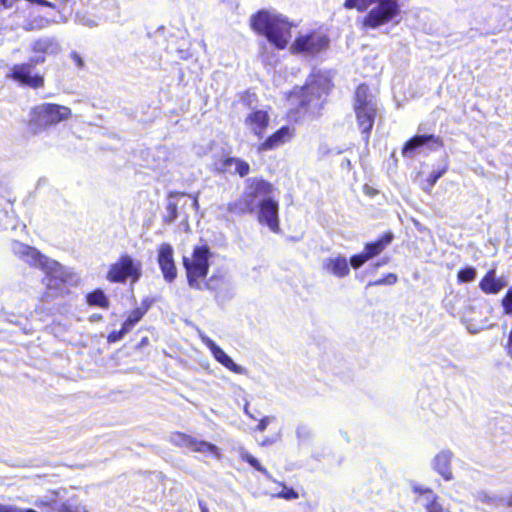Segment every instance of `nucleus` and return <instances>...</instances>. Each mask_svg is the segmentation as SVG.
I'll return each instance as SVG.
<instances>
[{
  "label": "nucleus",
  "instance_id": "nucleus-1",
  "mask_svg": "<svg viewBox=\"0 0 512 512\" xmlns=\"http://www.w3.org/2000/svg\"><path fill=\"white\" fill-rule=\"evenodd\" d=\"M12 251L26 263L41 268L45 274V283L49 292L44 296L46 300L63 291V284L70 278V273L58 262L41 255L35 248L20 242L12 243Z\"/></svg>",
  "mask_w": 512,
  "mask_h": 512
},
{
  "label": "nucleus",
  "instance_id": "nucleus-2",
  "mask_svg": "<svg viewBox=\"0 0 512 512\" xmlns=\"http://www.w3.org/2000/svg\"><path fill=\"white\" fill-rule=\"evenodd\" d=\"M252 28L259 34H263L278 49L287 46L291 38V25L276 14L261 11L251 18Z\"/></svg>",
  "mask_w": 512,
  "mask_h": 512
},
{
  "label": "nucleus",
  "instance_id": "nucleus-3",
  "mask_svg": "<svg viewBox=\"0 0 512 512\" xmlns=\"http://www.w3.org/2000/svg\"><path fill=\"white\" fill-rule=\"evenodd\" d=\"M374 5L363 20L366 28H378L393 21L400 13L398 0H346L345 7L356 8L359 11L366 10Z\"/></svg>",
  "mask_w": 512,
  "mask_h": 512
},
{
  "label": "nucleus",
  "instance_id": "nucleus-4",
  "mask_svg": "<svg viewBox=\"0 0 512 512\" xmlns=\"http://www.w3.org/2000/svg\"><path fill=\"white\" fill-rule=\"evenodd\" d=\"M353 107L357 125L361 133L365 135V140H368L376 117L377 103L366 85L357 87Z\"/></svg>",
  "mask_w": 512,
  "mask_h": 512
},
{
  "label": "nucleus",
  "instance_id": "nucleus-5",
  "mask_svg": "<svg viewBox=\"0 0 512 512\" xmlns=\"http://www.w3.org/2000/svg\"><path fill=\"white\" fill-rule=\"evenodd\" d=\"M211 253L205 245L194 248L190 256L183 257V265L186 270L188 284L191 288L202 290L209 270V258Z\"/></svg>",
  "mask_w": 512,
  "mask_h": 512
},
{
  "label": "nucleus",
  "instance_id": "nucleus-6",
  "mask_svg": "<svg viewBox=\"0 0 512 512\" xmlns=\"http://www.w3.org/2000/svg\"><path fill=\"white\" fill-rule=\"evenodd\" d=\"M71 116L70 108L58 104L43 103L35 106L31 111L29 129L38 134L52 125L67 120Z\"/></svg>",
  "mask_w": 512,
  "mask_h": 512
},
{
  "label": "nucleus",
  "instance_id": "nucleus-7",
  "mask_svg": "<svg viewBox=\"0 0 512 512\" xmlns=\"http://www.w3.org/2000/svg\"><path fill=\"white\" fill-rule=\"evenodd\" d=\"M329 46V38L320 31L299 35L291 46L292 53L314 56L325 51Z\"/></svg>",
  "mask_w": 512,
  "mask_h": 512
},
{
  "label": "nucleus",
  "instance_id": "nucleus-8",
  "mask_svg": "<svg viewBox=\"0 0 512 512\" xmlns=\"http://www.w3.org/2000/svg\"><path fill=\"white\" fill-rule=\"evenodd\" d=\"M141 262L134 260L129 255H122L117 262L111 265L107 279L111 282H125L131 279L134 283L141 276Z\"/></svg>",
  "mask_w": 512,
  "mask_h": 512
},
{
  "label": "nucleus",
  "instance_id": "nucleus-9",
  "mask_svg": "<svg viewBox=\"0 0 512 512\" xmlns=\"http://www.w3.org/2000/svg\"><path fill=\"white\" fill-rule=\"evenodd\" d=\"M273 191V186L262 179H250L249 185L245 192L244 206L240 208V211L252 212L256 207V200L259 199V203L263 199L270 198V194Z\"/></svg>",
  "mask_w": 512,
  "mask_h": 512
},
{
  "label": "nucleus",
  "instance_id": "nucleus-10",
  "mask_svg": "<svg viewBox=\"0 0 512 512\" xmlns=\"http://www.w3.org/2000/svg\"><path fill=\"white\" fill-rule=\"evenodd\" d=\"M328 81L322 76H317L308 83L305 87L300 88L298 91H294L291 98L299 97L302 105L310 103L314 98H319L322 93L327 92Z\"/></svg>",
  "mask_w": 512,
  "mask_h": 512
},
{
  "label": "nucleus",
  "instance_id": "nucleus-11",
  "mask_svg": "<svg viewBox=\"0 0 512 512\" xmlns=\"http://www.w3.org/2000/svg\"><path fill=\"white\" fill-rule=\"evenodd\" d=\"M269 122V113L263 109L252 110L244 118L245 128L257 138L263 137Z\"/></svg>",
  "mask_w": 512,
  "mask_h": 512
},
{
  "label": "nucleus",
  "instance_id": "nucleus-12",
  "mask_svg": "<svg viewBox=\"0 0 512 512\" xmlns=\"http://www.w3.org/2000/svg\"><path fill=\"white\" fill-rule=\"evenodd\" d=\"M202 343L210 350L214 359L223 365L228 370L236 373V374H244L246 372L245 368L240 365H237L231 357H229L222 348H220L212 339L208 336L201 334L200 335Z\"/></svg>",
  "mask_w": 512,
  "mask_h": 512
},
{
  "label": "nucleus",
  "instance_id": "nucleus-13",
  "mask_svg": "<svg viewBox=\"0 0 512 512\" xmlns=\"http://www.w3.org/2000/svg\"><path fill=\"white\" fill-rule=\"evenodd\" d=\"M258 220L273 232L279 231L278 203L272 198L263 199L259 204Z\"/></svg>",
  "mask_w": 512,
  "mask_h": 512
},
{
  "label": "nucleus",
  "instance_id": "nucleus-14",
  "mask_svg": "<svg viewBox=\"0 0 512 512\" xmlns=\"http://www.w3.org/2000/svg\"><path fill=\"white\" fill-rule=\"evenodd\" d=\"M174 250L168 243H162L158 247L157 260L165 280L171 282L177 276L176 266L174 263Z\"/></svg>",
  "mask_w": 512,
  "mask_h": 512
},
{
  "label": "nucleus",
  "instance_id": "nucleus-15",
  "mask_svg": "<svg viewBox=\"0 0 512 512\" xmlns=\"http://www.w3.org/2000/svg\"><path fill=\"white\" fill-rule=\"evenodd\" d=\"M173 441L178 445L190 448L192 451L212 454L214 457L220 458L219 449L209 442L197 440L191 436L181 433L174 435Z\"/></svg>",
  "mask_w": 512,
  "mask_h": 512
},
{
  "label": "nucleus",
  "instance_id": "nucleus-16",
  "mask_svg": "<svg viewBox=\"0 0 512 512\" xmlns=\"http://www.w3.org/2000/svg\"><path fill=\"white\" fill-rule=\"evenodd\" d=\"M32 66H35L31 63V61L28 64H19L13 66L11 69V77L29 87L32 88H39L43 86L44 80L43 77L35 74L32 75Z\"/></svg>",
  "mask_w": 512,
  "mask_h": 512
},
{
  "label": "nucleus",
  "instance_id": "nucleus-17",
  "mask_svg": "<svg viewBox=\"0 0 512 512\" xmlns=\"http://www.w3.org/2000/svg\"><path fill=\"white\" fill-rule=\"evenodd\" d=\"M295 129L290 126H284L270 135L264 142L259 144L257 150L259 153L274 150L289 141L294 137Z\"/></svg>",
  "mask_w": 512,
  "mask_h": 512
},
{
  "label": "nucleus",
  "instance_id": "nucleus-18",
  "mask_svg": "<svg viewBox=\"0 0 512 512\" xmlns=\"http://www.w3.org/2000/svg\"><path fill=\"white\" fill-rule=\"evenodd\" d=\"M31 51L35 56L30 58L32 64L37 65L45 61V55L56 54L60 47L57 42L51 38H41L35 40L30 45Z\"/></svg>",
  "mask_w": 512,
  "mask_h": 512
},
{
  "label": "nucleus",
  "instance_id": "nucleus-19",
  "mask_svg": "<svg viewBox=\"0 0 512 512\" xmlns=\"http://www.w3.org/2000/svg\"><path fill=\"white\" fill-rule=\"evenodd\" d=\"M423 145H428L430 150H436L438 147L443 146V141L439 136L435 135L415 136L406 142L405 146L403 147L402 154L404 156H409L412 151Z\"/></svg>",
  "mask_w": 512,
  "mask_h": 512
},
{
  "label": "nucleus",
  "instance_id": "nucleus-20",
  "mask_svg": "<svg viewBox=\"0 0 512 512\" xmlns=\"http://www.w3.org/2000/svg\"><path fill=\"white\" fill-rule=\"evenodd\" d=\"M453 454L449 450L440 451L433 459V469L439 473L446 481L453 479V473L451 471V461Z\"/></svg>",
  "mask_w": 512,
  "mask_h": 512
},
{
  "label": "nucleus",
  "instance_id": "nucleus-21",
  "mask_svg": "<svg viewBox=\"0 0 512 512\" xmlns=\"http://www.w3.org/2000/svg\"><path fill=\"white\" fill-rule=\"evenodd\" d=\"M323 269L336 277L343 278L349 274V266L344 256L328 257L323 261Z\"/></svg>",
  "mask_w": 512,
  "mask_h": 512
},
{
  "label": "nucleus",
  "instance_id": "nucleus-22",
  "mask_svg": "<svg viewBox=\"0 0 512 512\" xmlns=\"http://www.w3.org/2000/svg\"><path fill=\"white\" fill-rule=\"evenodd\" d=\"M506 283L497 278L495 270H490L479 283L480 289L487 294H496L505 287Z\"/></svg>",
  "mask_w": 512,
  "mask_h": 512
},
{
  "label": "nucleus",
  "instance_id": "nucleus-23",
  "mask_svg": "<svg viewBox=\"0 0 512 512\" xmlns=\"http://www.w3.org/2000/svg\"><path fill=\"white\" fill-rule=\"evenodd\" d=\"M224 167L227 171L236 173L241 177L246 176L250 171L249 164L239 158H227L224 161Z\"/></svg>",
  "mask_w": 512,
  "mask_h": 512
},
{
  "label": "nucleus",
  "instance_id": "nucleus-24",
  "mask_svg": "<svg viewBox=\"0 0 512 512\" xmlns=\"http://www.w3.org/2000/svg\"><path fill=\"white\" fill-rule=\"evenodd\" d=\"M392 234L386 233L381 239L376 242L366 245L364 252H366L369 259L380 254L384 248L392 241Z\"/></svg>",
  "mask_w": 512,
  "mask_h": 512
},
{
  "label": "nucleus",
  "instance_id": "nucleus-25",
  "mask_svg": "<svg viewBox=\"0 0 512 512\" xmlns=\"http://www.w3.org/2000/svg\"><path fill=\"white\" fill-rule=\"evenodd\" d=\"M87 303L90 306L108 308L109 301L102 290H95L87 295Z\"/></svg>",
  "mask_w": 512,
  "mask_h": 512
},
{
  "label": "nucleus",
  "instance_id": "nucleus-26",
  "mask_svg": "<svg viewBox=\"0 0 512 512\" xmlns=\"http://www.w3.org/2000/svg\"><path fill=\"white\" fill-rule=\"evenodd\" d=\"M54 510L58 512H89L81 503H78L74 498L69 499L67 502L61 503Z\"/></svg>",
  "mask_w": 512,
  "mask_h": 512
},
{
  "label": "nucleus",
  "instance_id": "nucleus-27",
  "mask_svg": "<svg viewBox=\"0 0 512 512\" xmlns=\"http://www.w3.org/2000/svg\"><path fill=\"white\" fill-rule=\"evenodd\" d=\"M240 457L244 461L248 462L256 470L262 472L263 474L270 478V474L267 472V470L259 463V461L255 457L249 454L246 450L240 449Z\"/></svg>",
  "mask_w": 512,
  "mask_h": 512
},
{
  "label": "nucleus",
  "instance_id": "nucleus-28",
  "mask_svg": "<svg viewBox=\"0 0 512 512\" xmlns=\"http://www.w3.org/2000/svg\"><path fill=\"white\" fill-rule=\"evenodd\" d=\"M411 488L414 493L418 494L425 501L424 503L432 501V498H437V495L430 488L417 484H413Z\"/></svg>",
  "mask_w": 512,
  "mask_h": 512
},
{
  "label": "nucleus",
  "instance_id": "nucleus-29",
  "mask_svg": "<svg viewBox=\"0 0 512 512\" xmlns=\"http://www.w3.org/2000/svg\"><path fill=\"white\" fill-rule=\"evenodd\" d=\"M143 312L140 309L133 310L127 320L123 323L124 330L130 331L132 327L142 318Z\"/></svg>",
  "mask_w": 512,
  "mask_h": 512
},
{
  "label": "nucleus",
  "instance_id": "nucleus-30",
  "mask_svg": "<svg viewBox=\"0 0 512 512\" xmlns=\"http://www.w3.org/2000/svg\"><path fill=\"white\" fill-rule=\"evenodd\" d=\"M425 512H450L440 503L439 498H432V501L423 503Z\"/></svg>",
  "mask_w": 512,
  "mask_h": 512
},
{
  "label": "nucleus",
  "instance_id": "nucleus-31",
  "mask_svg": "<svg viewBox=\"0 0 512 512\" xmlns=\"http://www.w3.org/2000/svg\"><path fill=\"white\" fill-rule=\"evenodd\" d=\"M503 312L505 315L512 317V286L507 291L506 295L501 301Z\"/></svg>",
  "mask_w": 512,
  "mask_h": 512
},
{
  "label": "nucleus",
  "instance_id": "nucleus-32",
  "mask_svg": "<svg viewBox=\"0 0 512 512\" xmlns=\"http://www.w3.org/2000/svg\"><path fill=\"white\" fill-rule=\"evenodd\" d=\"M273 496L278 497V498H283L286 500H293V499H297L299 497V494L294 489L289 488L285 485H282L281 491L273 494Z\"/></svg>",
  "mask_w": 512,
  "mask_h": 512
},
{
  "label": "nucleus",
  "instance_id": "nucleus-33",
  "mask_svg": "<svg viewBox=\"0 0 512 512\" xmlns=\"http://www.w3.org/2000/svg\"><path fill=\"white\" fill-rule=\"evenodd\" d=\"M476 499L482 503H487L489 505H498L499 503V500L496 496H493L486 491H478L476 493Z\"/></svg>",
  "mask_w": 512,
  "mask_h": 512
},
{
  "label": "nucleus",
  "instance_id": "nucleus-34",
  "mask_svg": "<svg viewBox=\"0 0 512 512\" xmlns=\"http://www.w3.org/2000/svg\"><path fill=\"white\" fill-rule=\"evenodd\" d=\"M476 278V270L472 267L465 268L458 272L460 282H471Z\"/></svg>",
  "mask_w": 512,
  "mask_h": 512
},
{
  "label": "nucleus",
  "instance_id": "nucleus-35",
  "mask_svg": "<svg viewBox=\"0 0 512 512\" xmlns=\"http://www.w3.org/2000/svg\"><path fill=\"white\" fill-rule=\"evenodd\" d=\"M369 259V257L367 256L366 252H363L361 254H358V255H354L353 257H351L350 259V263H351V266L354 268V269H358L360 268L365 262H367Z\"/></svg>",
  "mask_w": 512,
  "mask_h": 512
},
{
  "label": "nucleus",
  "instance_id": "nucleus-36",
  "mask_svg": "<svg viewBox=\"0 0 512 512\" xmlns=\"http://www.w3.org/2000/svg\"><path fill=\"white\" fill-rule=\"evenodd\" d=\"M35 504L38 506V507H52V510L55 511L54 509L57 508L59 505H55L56 504V500L55 498H51V497H48V496H45V497H42L40 499H38Z\"/></svg>",
  "mask_w": 512,
  "mask_h": 512
},
{
  "label": "nucleus",
  "instance_id": "nucleus-37",
  "mask_svg": "<svg viewBox=\"0 0 512 512\" xmlns=\"http://www.w3.org/2000/svg\"><path fill=\"white\" fill-rule=\"evenodd\" d=\"M396 282H397V276L395 274L391 273V274H388L385 278L379 279V280L371 283V285H383V284L392 285Z\"/></svg>",
  "mask_w": 512,
  "mask_h": 512
},
{
  "label": "nucleus",
  "instance_id": "nucleus-38",
  "mask_svg": "<svg viewBox=\"0 0 512 512\" xmlns=\"http://www.w3.org/2000/svg\"><path fill=\"white\" fill-rule=\"evenodd\" d=\"M128 331L124 330V326H122V329L120 331H113L108 336L109 342H116L122 339V337L127 333Z\"/></svg>",
  "mask_w": 512,
  "mask_h": 512
},
{
  "label": "nucleus",
  "instance_id": "nucleus-39",
  "mask_svg": "<svg viewBox=\"0 0 512 512\" xmlns=\"http://www.w3.org/2000/svg\"><path fill=\"white\" fill-rule=\"evenodd\" d=\"M167 210L169 212L168 218L170 221H173L177 217V205L175 203L169 202L167 206Z\"/></svg>",
  "mask_w": 512,
  "mask_h": 512
},
{
  "label": "nucleus",
  "instance_id": "nucleus-40",
  "mask_svg": "<svg viewBox=\"0 0 512 512\" xmlns=\"http://www.w3.org/2000/svg\"><path fill=\"white\" fill-rule=\"evenodd\" d=\"M271 419V417H264L263 419H261L256 427V430L259 432H263L266 429L269 422L271 421Z\"/></svg>",
  "mask_w": 512,
  "mask_h": 512
},
{
  "label": "nucleus",
  "instance_id": "nucleus-41",
  "mask_svg": "<svg viewBox=\"0 0 512 512\" xmlns=\"http://www.w3.org/2000/svg\"><path fill=\"white\" fill-rule=\"evenodd\" d=\"M443 173V171L431 173L429 176L430 184L433 186L437 182V180L443 175Z\"/></svg>",
  "mask_w": 512,
  "mask_h": 512
},
{
  "label": "nucleus",
  "instance_id": "nucleus-42",
  "mask_svg": "<svg viewBox=\"0 0 512 512\" xmlns=\"http://www.w3.org/2000/svg\"><path fill=\"white\" fill-rule=\"evenodd\" d=\"M506 350H507V354L512 358V330L508 336Z\"/></svg>",
  "mask_w": 512,
  "mask_h": 512
},
{
  "label": "nucleus",
  "instance_id": "nucleus-43",
  "mask_svg": "<svg viewBox=\"0 0 512 512\" xmlns=\"http://www.w3.org/2000/svg\"><path fill=\"white\" fill-rule=\"evenodd\" d=\"M72 57H73V59H74L75 63H76L79 67H81V66L83 65L82 59L80 58V56H79V55H77V54H75V53H74V54L72 55Z\"/></svg>",
  "mask_w": 512,
  "mask_h": 512
},
{
  "label": "nucleus",
  "instance_id": "nucleus-44",
  "mask_svg": "<svg viewBox=\"0 0 512 512\" xmlns=\"http://www.w3.org/2000/svg\"><path fill=\"white\" fill-rule=\"evenodd\" d=\"M191 197H192V206L195 208V210H197L199 207L198 198H197V196H191Z\"/></svg>",
  "mask_w": 512,
  "mask_h": 512
},
{
  "label": "nucleus",
  "instance_id": "nucleus-45",
  "mask_svg": "<svg viewBox=\"0 0 512 512\" xmlns=\"http://www.w3.org/2000/svg\"><path fill=\"white\" fill-rule=\"evenodd\" d=\"M201 512H209L206 506H201Z\"/></svg>",
  "mask_w": 512,
  "mask_h": 512
},
{
  "label": "nucleus",
  "instance_id": "nucleus-46",
  "mask_svg": "<svg viewBox=\"0 0 512 512\" xmlns=\"http://www.w3.org/2000/svg\"><path fill=\"white\" fill-rule=\"evenodd\" d=\"M508 505H509L510 507H512V495L509 497Z\"/></svg>",
  "mask_w": 512,
  "mask_h": 512
},
{
  "label": "nucleus",
  "instance_id": "nucleus-47",
  "mask_svg": "<svg viewBox=\"0 0 512 512\" xmlns=\"http://www.w3.org/2000/svg\"><path fill=\"white\" fill-rule=\"evenodd\" d=\"M11 228H12V229H15V228H16L15 224H12V225H11Z\"/></svg>",
  "mask_w": 512,
  "mask_h": 512
}]
</instances>
